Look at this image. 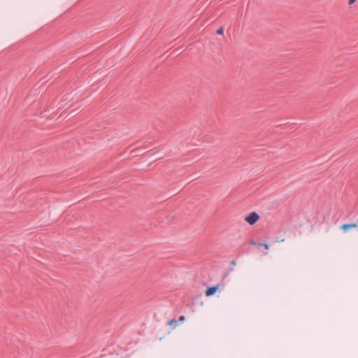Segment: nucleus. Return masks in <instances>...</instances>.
<instances>
[{
    "instance_id": "1",
    "label": "nucleus",
    "mask_w": 358,
    "mask_h": 358,
    "mask_svg": "<svg viewBox=\"0 0 358 358\" xmlns=\"http://www.w3.org/2000/svg\"><path fill=\"white\" fill-rule=\"evenodd\" d=\"M259 219V215L256 212H252L246 216L245 220L250 224H255Z\"/></svg>"
},
{
    "instance_id": "2",
    "label": "nucleus",
    "mask_w": 358,
    "mask_h": 358,
    "mask_svg": "<svg viewBox=\"0 0 358 358\" xmlns=\"http://www.w3.org/2000/svg\"><path fill=\"white\" fill-rule=\"evenodd\" d=\"M219 288V285H215V286H213V287H208L206 290V295L207 296H212L213 295L216 291L217 290V289Z\"/></svg>"
},
{
    "instance_id": "3",
    "label": "nucleus",
    "mask_w": 358,
    "mask_h": 358,
    "mask_svg": "<svg viewBox=\"0 0 358 358\" xmlns=\"http://www.w3.org/2000/svg\"><path fill=\"white\" fill-rule=\"evenodd\" d=\"M358 227V225L355 223H353V224H343L341 226V229L344 231H346L349 229H352V228H357Z\"/></svg>"
},
{
    "instance_id": "4",
    "label": "nucleus",
    "mask_w": 358,
    "mask_h": 358,
    "mask_svg": "<svg viewBox=\"0 0 358 358\" xmlns=\"http://www.w3.org/2000/svg\"><path fill=\"white\" fill-rule=\"evenodd\" d=\"M223 32H224V29L222 27H220L217 31H216V34H219V35H222L223 34Z\"/></svg>"
},
{
    "instance_id": "5",
    "label": "nucleus",
    "mask_w": 358,
    "mask_h": 358,
    "mask_svg": "<svg viewBox=\"0 0 358 358\" xmlns=\"http://www.w3.org/2000/svg\"><path fill=\"white\" fill-rule=\"evenodd\" d=\"M173 322H176V321L174 319H172L169 322L168 324L171 326Z\"/></svg>"
},
{
    "instance_id": "6",
    "label": "nucleus",
    "mask_w": 358,
    "mask_h": 358,
    "mask_svg": "<svg viewBox=\"0 0 358 358\" xmlns=\"http://www.w3.org/2000/svg\"><path fill=\"white\" fill-rule=\"evenodd\" d=\"M263 246L266 250H268L269 248V245L267 243H264Z\"/></svg>"
},
{
    "instance_id": "7",
    "label": "nucleus",
    "mask_w": 358,
    "mask_h": 358,
    "mask_svg": "<svg viewBox=\"0 0 358 358\" xmlns=\"http://www.w3.org/2000/svg\"><path fill=\"white\" fill-rule=\"evenodd\" d=\"M185 320V317L184 316H180V318H179V321L180 322H183Z\"/></svg>"
},
{
    "instance_id": "8",
    "label": "nucleus",
    "mask_w": 358,
    "mask_h": 358,
    "mask_svg": "<svg viewBox=\"0 0 358 358\" xmlns=\"http://www.w3.org/2000/svg\"><path fill=\"white\" fill-rule=\"evenodd\" d=\"M355 1H356V0H349L348 3H349L350 5H351V4L354 3L355 2Z\"/></svg>"
}]
</instances>
